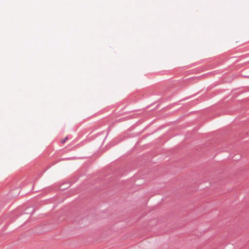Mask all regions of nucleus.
<instances>
[{
	"mask_svg": "<svg viewBox=\"0 0 249 249\" xmlns=\"http://www.w3.org/2000/svg\"><path fill=\"white\" fill-rule=\"evenodd\" d=\"M68 139V137H66V138H65V140H67Z\"/></svg>",
	"mask_w": 249,
	"mask_h": 249,
	"instance_id": "1",
	"label": "nucleus"
}]
</instances>
